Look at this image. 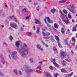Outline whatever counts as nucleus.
Returning a JSON list of instances; mask_svg holds the SVG:
<instances>
[{
    "instance_id": "nucleus-30",
    "label": "nucleus",
    "mask_w": 77,
    "mask_h": 77,
    "mask_svg": "<svg viewBox=\"0 0 77 77\" xmlns=\"http://www.w3.org/2000/svg\"><path fill=\"white\" fill-rule=\"evenodd\" d=\"M63 12L64 13V14H67V11H66V10H64L63 11Z\"/></svg>"
},
{
    "instance_id": "nucleus-24",
    "label": "nucleus",
    "mask_w": 77,
    "mask_h": 77,
    "mask_svg": "<svg viewBox=\"0 0 77 77\" xmlns=\"http://www.w3.org/2000/svg\"><path fill=\"white\" fill-rule=\"evenodd\" d=\"M66 1V0H62L59 1V3H65Z\"/></svg>"
},
{
    "instance_id": "nucleus-37",
    "label": "nucleus",
    "mask_w": 77,
    "mask_h": 77,
    "mask_svg": "<svg viewBox=\"0 0 77 77\" xmlns=\"http://www.w3.org/2000/svg\"><path fill=\"white\" fill-rule=\"evenodd\" d=\"M70 11V12H72V13L73 14H74V13H75V11L74 10H71Z\"/></svg>"
},
{
    "instance_id": "nucleus-14",
    "label": "nucleus",
    "mask_w": 77,
    "mask_h": 77,
    "mask_svg": "<svg viewBox=\"0 0 77 77\" xmlns=\"http://www.w3.org/2000/svg\"><path fill=\"white\" fill-rule=\"evenodd\" d=\"M61 32L62 33L63 35L65 34V31L64 29L63 28H62L61 29Z\"/></svg>"
},
{
    "instance_id": "nucleus-21",
    "label": "nucleus",
    "mask_w": 77,
    "mask_h": 77,
    "mask_svg": "<svg viewBox=\"0 0 77 77\" xmlns=\"http://www.w3.org/2000/svg\"><path fill=\"white\" fill-rule=\"evenodd\" d=\"M77 31V29L75 26H73V29L72 30V32H75Z\"/></svg>"
},
{
    "instance_id": "nucleus-50",
    "label": "nucleus",
    "mask_w": 77,
    "mask_h": 77,
    "mask_svg": "<svg viewBox=\"0 0 77 77\" xmlns=\"http://www.w3.org/2000/svg\"><path fill=\"white\" fill-rule=\"evenodd\" d=\"M38 63L40 64V65H42V62L41 61V62H40V61H39L38 62Z\"/></svg>"
},
{
    "instance_id": "nucleus-1",
    "label": "nucleus",
    "mask_w": 77,
    "mask_h": 77,
    "mask_svg": "<svg viewBox=\"0 0 77 77\" xmlns=\"http://www.w3.org/2000/svg\"><path fill=\"white\" fill-rule=\"evenodd\" d=\"M29 49L27 46V45L26 43H24L20 48L19 51L23 56H25L29 54Z\"/></svg>"
},
{
    "instance_id": "nucleus-57",
    "label": "nucleus",
    "mask_w": 77,
    "mask_h": 77,
    "mask_svg": "<svg viewBox=\"0 0 77 77\" xmlns=\"http://www.w3.org/2000/svg\"><path fill=\"white\" fill-rule=\"evenodd\" d=\"M54 30L56 32H57V30L56 29L54 28Z\"/></svg>"
},
{
    "instance_id": "nucleus-8",
    "label": "nucleus",
    "mask_w": 77,
    "mask_h": 77,
    "mask_svg": "<svg viewBox=\"0 0 77 77\" xmlns=\"http://www.w3.org/2000/svg\"><path fill=\"white\" fill-rule=\"evenodd\" d=\"M20 41H18L17 42H15V45L16 47H17V48H19V46L20 45Z\"/></svg>"
},
{
    "instance_id": "nucleus-49",
    "label": "nucleus",
    "mask_w": 77,
    "mask_h": 77,
    "mask_svg": "<svg viewBox=\"0 0 77 77\" xmlns=\"http://www.w3.org/2000/svg\"><path fill=\"white\" fill-rule=\"evenodd\" d=\"M20 30L21 31H24V30L23 29V28L22 27H21V28L20 29Z\"/></svg>"
},
{
    "instance_id": "nucleus-28",
    "label": "nucleus",
    "mask_w": 77,
    "mask_h": 77,
    "mask_svg": "<svg viewBox=\"0 0 77 77\" xmlns=\"http://www.w3.org/2000/svg\"><path fill=\"white\" fill-rule=\"evenodd\" d=\"M57 43L58 44V46H59V47L60 48H62V46H61V45H60V42H57Z\"/></svg>"
},
{
    "instance_id": "nucleus-55",
    "label": "nucleus",
    "mask_w": 77,
    "mask_h": 77,
    "mask_svg": "<svg viewBox=\"0 0 77 77\" xmlns=\"http://www.w3.org/2000/svg\"><path fill=\"white\" fill-rule=\"evenodd\" d=\"M3 45H6V44L5 43H3Z\"/></svg>"
},
{
    "instance_id": "nucleus-34",
    "label": "nucleus",
    "mask_w": 77,
    "mask_h": 77,
    "mask_svg": "<svg viewBox=\"0 0 77 77\" xmlns=\"http://www.w3.org/2000/svg\"><path fill=\"white\" fill-rule=\"evenodd\" d=\"M63 66H65L66 64H65V61L63 60Z\"/></svg>"
},
{
    "instance_id": "nucleus-38",
    "label": "nucleus",
    "mask_w": 77,
    "mask_h": 77,
    "mask_svg": "<svg viewBox=\"0 0 77 77\" xmlns=\"http://www.w3.org/2000/svg\"><path fill=\"white\" fill-rule=\"evenodd\" d=\"M68 17L69 18L71 19L72 18V17H71V15H70V14H69Z\"/></svg>"
},
{
    "instance_id": "nucleus-41",
    "label": "nucleus",
    "mask_w": 77,
    "mask_h": 77,
    "mask_svg": "<svg viewBox=\"0 0 77 77\" xmlns=\"http://www.w3.org/2000/svg\"><path fill=\"white\" fill-rule=\"evenodd\" d=\"M29 18H30V15L29 16H27L25 17L26 19H29Z\"/></svg>"
},
{
    "instance_id": "nucleus-58",
    "label": "nucleus",
    "mask_w": 77,
    "mask_h": 77,
    "mask_svg": "<svg viewBox=\"0 0 77 77\" xmlns=\"http://www.w3.org/2000/svg\"><path fill=\"white\" fill-rule=\"evenodd\" d=\"M67 9H68L70 11L71 10V9L69 8H67Z\"/></svg>"
},
{
    "instance_id": "nucleus-45",
    "label": "nucleus",
    "mask_w": 77,
    "mask_h": 77,
    "mask_svg": "<svg viewBox=\"0 0 77 77\" xmlns=\"http://www.w3.org/2000/svg\"><path fill=\"white\" fill-rule=\"evenodd\" d=\"M10 38L11 40H12V39H14V38H13V37H12V36H10Z\"/></svg>"
},
{
    "instance_id": "nucleus-20",
    "label": "nucleus",
    "mask_w": 77,
    "mask_h": 77,
    "mask_svg": "<svg viewBox=\"0 0 77 77\" xmlns=\"http://www.w3.org/2000/svg\"><path fill=\"white\" fill-rule=\"evenodd\" d=\"M55 38L57 40V42H59V37H58V36H57V35L55 36Z\"/></svg>"
},
{
    "instance_id": "nucleus-16",
    "label": "nucleus",
    "mask_w": 77,
    "mask_h": 77,
    "mask_svg": "<svg viewBox=\"0 0 77 77\" xmlns=\"http://www.w3.org/2000/svg\"><path fill=\"white\" fill-rule=\"evenodd\" d=\"M43 38L46 39V40H45V41H48L47 39H50V36H48L47 35L45 37H43Z\"/></svg>"
},
{
    "instance_id": "nucleus-27",
    "label": "nucleus",
    "mask_w": 77,
    "mask_h": 77,
    "mask_svg": "<svg viewBox=\"0 0 77 77\" xmlns=\"http://www.w3.org/2000/svg\"><path fill=\"white\" fill-rule=\"evenodd\" d=\"M54 75V77H57V75H58V74L56 73L55 74L53 73Z\"/></svg>"
},
{
    "instance_id": "nucleus-2",
    "label": "nucleus",
    "mask_w": 77,
    "mask_h": 77,
    "mask_svg": "<svg viewBox=\"0 0 77 77\" xmlns=\"http://www.w3.org/2000/svg\"><path fill=\"white\" fill-rule=\"evenodd\" d=\"M17 52L14 51L11 53V56L12 59H17Z\"/></svg>"
},
{
    "instance_id": "nucleus-11",
    "label": "nucleus",
    "mask_w": 77,
    "mask_h": 77,
    "mask_svg": "<svg viewBox=\"0 0 77 77\" xmlns=\"http://www.w3.org/2000/svg\"><path fill=\"white\" fill-rule=\"evenodd\" d=\"M46 18L47 19V21L49 23H53V21L51 20H50L49 17H47Z\"/></svg>"
},
{
    "instance_id": "nucleus-42",
    "label": "nucleus",
    "mask_w": 77,
    "mask_h": 77,
    "mask_svg": "<svg viewBox=\"0 0 77 77\" xmlns=\"http://www.w3.org/2000/svg\"><path fill=\"white\" fill-rule=\"evenodd\" d=\"M53 50H54V51H57V49L56 48H53Z\"/></svg>"
},
{
    "instance_id": "nucleus-43",
    "label": "nucleus",
    "mask_w": 77,
    "mask_h": 77,
    "mask_svg": "<svg viewBox=\"0 0 77 77\" xmlns=\"http://www.w3.org/2000/svg\"><path fill=\"white\" fill-rule=\"evenodd\" d=\"M39 49L41 50V51H43V48H41V47Z\"/></svg>"
},
{
    "instance_id": "nucleus-39",
    "label": "nucleus",
    "mask_w": 77,
    "mask_h": 77,
    "mask_svg": "<svg viewBox=\"0 0 77 77\" xmlns=\"http://www.w3.org/2000/svg\"><path fill=\"white\" fill-rule=\"evenodd\" d=\"M19 74L20 75H22V74L21 73V71H19Z\"/></svg>"
},
{
    "instance_id": "nucleus-47",
    "label": "nucleus",
    "mask_w": 77,
    "mask_h": 77,
    "mask_svg": "<svg viewBox=\"0 0 77 77\" xmlns=\"http://www.w3.org/2000/svg\"><path fill=\"white\" fill-rule=\"evenodd\" d=\"M51 40V41L52 42H54L55 41V40H54V39H52V40Z\"/></svg>"
},
{
    "instance_id": "nucleus-56",
    "label": "nucleus",
    "mask_w": 77,
    "mask_h": 77,
    "mask_svg": "<svg viewBox=\"0 0 77 77\" xmlns=\"http://www.w3.org/2000/svg\"><path fill=\"white\" fill-rule=\"evenodd\" d=\"M75 43H74L72 44V45L73 46H75Z\"/></svg>"
},
{
    "instance_id": "nucleus-12",
    "label": "nucleus",
    "mask_w": 77,
    "mask_h": 77,
    "mask_svg": "<svg viewBox=\"0 0 77 77\" xmlns=\"http://www.w3.org/2000/svg\"><path fill=\"white\" fill-rule=\"evenodd\" d=\"M35 23L37 24H41V22H40L39 20L38 19H35Z\"/></svg>"
},
{
    "instance_id": "nucleus-52",
    "label": "nucleus",
    "mask_w": 77,
    "mask_h": 77,
    "mask_svg": "<svg viewBox=\"0 0 77 77\" xmlns=\"http://www.w3.org/2000/svg\"><path fill=\"white\" fill-rule=\"evenodd\" d=\"M34 5H37L38 3L37 2H36V3H34Z\"/></svg>"
},
{
    "instance_id": "nucleus-29",
    "label": "nucleus",
    "mask_w": 77,
    "mask_h": 77,
    "mask_svg": "<svg viewBox=\"0 0 77 77\" xmlns=\"http://www.w3.org/2000/svg\"><path fill=\"white\" fill-rule=\"evenodd\" d=\"M72 40L73 42H75V38H74V37L72 38Z\"/></svg>"
},
{
    "instance_id": "nucleus-3",
    "label": "nucleus",
    "mask_w": 77,
    "mask_h": 77,
    "mask_svg": "<svg viewBox=\"0 0 77 77\" xmlns=\"http://www.w3.org/2000/svg\"><path fill=\"white\" fill-rule=\"evenodd\" d=\"M28 68H29L28 66L26 65L25 66V72H32L33 71L32 69H28Z\"/></svg>"
},
{
    "instance_id": "nucleus-44",
    "label": "nucleus",
    "mask_w": 77,
    "mask_h": 77,
    "mask_svg": "<svg viewBox=\"0 0 77 77\" xmlns=\"http://www.w3.org/2000/svg\"><path fill=\"white\" fill-rule=\"evenodd\" d=\"M14 16H10L9 17V18H10V20H11L12 19V17H13Z\"/></svg>"
},
{
    "instance_id": "nucleus-13",
    "label": "nucleus",
    "mask_w": 77,
    "mask_h": 77,
    "mask_svg": "<svg viewBox=\"0 0 77 77\" xmlns=\"http://www.w3.org/2000/svg\"><path fill=\"white\" fill-rule=\"evenodd\" d=\"M44 20L45 23H46V24H47V26H48V27H51V25L48 24L47 23V21H46V18H44Z\"/></svg>"
},
{
    "instance_id": "nucleus-5",
    "label": "nucleus",
    "mask_w": 77,
    "mask_h": 77,
    "mask_svg": "<svg viewBox=\"0 0 77 77\" xmlns=\"http://www.w3.org/2000/svg\"><path fill=\"white\" fill-rule=\"evenodd\" d=\"M1 62L3 63V64H5V65H8V63L7 62L5 61V60H4V57H3V56H1Z\"/></svg>"
},
{
    "instance_id": "nucleus-40",
    "label": "nucleus",
    "mask_w": 77,
    "mask_h": 77,
    "mask_svg": "<svg viewBox=\"0 0 77 77\" xmlns=\"http://www.w3.org/2000/svg\"><path fill=\"white\" fill-rule=\"evenodd\" d=\"M22 11H24V12H27V10H26V9L24 8L22 10Z\"/></svg>"
},
{
    "instance_id": "nucleus-4",
    "label": "nucleus",
    "mask_w": 77,
    "mask_h": 77,
    "mask_svg": "<svg viewBox=\"0 0 77 77\" xmlns=\"http://www.w3.org/2000/svg\"><path fill=\"white\" fill-rule=\"evenodd\" d=\"M66 54L64 52H61L60 54V57L61 59H63V58L66 57Z\"/></svg>"
},
{
    "instance_id": "nucleus-54",
    "label": "nucleus",
    "mask_w": 77,
    "mask_h": 77,
    "mask_svg": "<svg viewBox=\"0 0 77 77\" xmlns=\"http://www.w3.org/2000/svg\"><path fill=\"white\" fill-rule=\"evenodd\" d=\"M49 68L51 69H53V67L52 66H50Z\"/></svg>"
},
{
    "instance_id": "nucleus-53",
    "label": "nucleus",
    "mask_w": 77,
    "mask_h": 77,
    "mask_svg": "<svg viewBox=\"0 0 77 77\" xmlns=\"http://www.w3.org/2000/svg\"><path fill=\"white\" fill-rule=\"evenodd\" d=\"M47 35L49 36V35H50V33L48 32H47Z\"/></svg>"
},
{
    "instance_id": "nucleus-60",
    "label": "nucleus",
    "mask_w": 77,
    "mask_h": 77,
    "mask_svg": "<svg viewBox=\"0 0 77 77\" xmlns=\"http://www.w3.org/2000/svg\"><path fill=\"white\" fill-rule=\"evenodd\" d=\"M67 41V40L66 39L64 40V41H65V42H66V41Z\"/></svg>"
},
{
    "instance_id": "nucleus-26",
    "label": "nucleus",
    "mask_w": 77,
    "mask_h": 77,
    "mask_svg": "<svg viewBox=\"0 0 77 77\" xmlns=\"http://www.w3.org/2000/svg\"><path fill=\"white\" fill-rule=\"evenodd\" d=\"M65 22L66 24H67L68 25V24H69V21L68 20H66L65 21Z\"/></svg>"
},
{
    "instance_id": "nucleus-15",
    "label": "nucleus",
    "mask_w": 77,
    "mask_h": 77,
    "mask_svg": "<svg viewBox=\"0 0 77 77\" xmlns=\"http://www.w3.org/2000/svg\"><path fill=\"white\" fill-rule=\"evenodd\" d=\"M73 73H74V72H72L70 74H67L66 75V76H67V77H71V76H72V75L73 74Z\"/></svg>"
},
{
    "instance_id": "nucleus-23",
    "label": "nucleus",
    "mask_w": 77,
    "mask_h": 77,
    "mask_svg": "<svg viewBox=\"0 0 77 77\" xmlns=\"http://www.w3.org/2000/svg\"><path fill=\"white\" fill-rule=\"evenodd\" d=\"M61 72H65V73H66V71L65 70L63 69H61Z\"/></svg>"
},
{
    "instance_id": "nucleus-19",
    "label": "nucleus",
    "mask_w": 77,
    "mask_h": 77,
    "mask_svg": "<svg viewBox=\"0 0 77 77\" xmlns=\"http://www.w3.org/2000/svg\"><path fill=\"white\" fill-rule=\"evenodd\" d=\"M56 11V9L54 8L51 10V12L52 13V14H54Z\"/></svg>"
},
{
    "instance_id": "nucleus-51",
    "label": "nucleus",
    "mask_w": 77,
    "mask_h": 77,
    "mask_svg": "<svg viewBox=\"0 0 77 77\" xmlns=\"http://www.w3.org/2000/svg\"><path fill=\"white\" fill-rule=\"evenodd\" d=\"M28 1L29 3H32V0H28Z\"/></svg>"
},
{
    "instance_id": "nucleus-62",
    "label": "nucleus",
    "mask_w": 77,
    "mask_h": 77,
    "mask_svg": "<svg viewBox=\"0 0 77 77\" xmlns=\"http://www.w3.org/2000/svg\"><path fill=\"white\" fill-rule=\"evenodd\" d=\"M71 52H72V54H74V52H73V51H72Z\"/></svg>"
},
{
    "instance_id": "nucleus-46",
    "label": "nucleus",
    "mask_w": 77,
    "mask_h": 77,
    "mask_svg": "<svg viewBox=\"0 0 77 77\" xmlns=\"http://www.w3.org/2000/svg\"><path fill=\"white\" fill-rule=\"evenodd\" d=\"M51 40L54 39L53 36H52V35H51Z\"/></svg>"
},
{
    "instance_id": "nucleus-18",
    "label": "nucleus",
    "mask_w": 77,
    "mask_h": 77,
    "mask_svg": "<svg viewBox=\"0 0 77 77\" xmlns=\"http://www.w3.org/2000/svg\"><path fill=\"white\" fill-rule=\"evenodd\" d=\"M54 26L55 28H56V29H58V27H59V25H57V24L56 23H55L54 25Z\"/></svg>"
},
{
    "instance_id": "nucleus-32",
    "label": "nucleus",
    "mask_w": 77,
    "mask_h": 77,
    "mask_svg": "<svg viewBox=\"0 0 77 77\" xmlns=\"http://www.w3.org/2000/svg\"><path fill=\"white\" fill-rule=\"evenodd\" d=\"M42 34L43 36L44 37L45 36H47V35H46V34L44 32H42Z\"/></svg>"
},
{
    "instance_id": "nucleus-17",
    "label": "nucleus",
    "mask_w": 77,
    "mask_h": 77,
    "mask_svg": "<svg viewBox=\"0 0 77 77\" xmlns=\"http://www.w3.org/2000/svg\"><path fill=\"white\" fill-rule=\"evenodd\" d=\"M14 72H15L17 75H18V70L17 69H14Z\"/></svg>"
},
{
    "instance_id": "nucleus-59",
    "label": "nucleus",
    "mask_w": 77,
    "mask_h": 77,
    "mask_svg": "<svg viewBox=\"0 0 77 77\" xmlns=\"http://www.w3.org/2000/svg\"><path fill=\"white\" fill-rule=\"evenodd\" d=\"M66 45H69V44H68V42H66Z\"/></svg>"
},
{
    "instance_id": "nucleus-36",
    "label": "nucleus",
    "mask_w": 77,
    "mask_h": 77,
    "mask_svg": "<svg viewBox=\"0 0 77 77\" xmlns=\"http://www.w3.org/2000/svg\"><path fill=\"white\" fill-rule=\"evenodd\" d=\"M33 59L32 58H30L29 59V60L31 62H33Z\"/></svg>"
},
{
    "instance_id": "nucleus-35",
    "label": "nucleus",
    "mask_w": 77,
    "mask_h": 77,
    "mask_svg": "<svg viewBox=\"0 0 77 77\" xmlns=\"http://www.w3.org/2000/svg\"><path fill=\"white\" fill-rule=\"evenodd\" d=\"M27 77H29V76H30V73L29 72H27Z\"/></svg>"
},
{
    "instance_id": "nucleus-25",
    "label": "nucleus",
    "mask_w": 77,
    "mask_h": 77,
    "mask_svg": "<svg viewBox=\"0 0 77 77\" xmlns=\"http://www.w3.org/2000/svg\"><path fill=\"white\" fill-rule=\"evenodd\" d=\"M36 33L37 34H38V33H39V28L38 27H37V30L36 31Z\"/></svg>"
},
{
    "instance_id": "nucleus-10",
    "label": "nucleus",
    "mask_w": 77,
    "mask_h": 77,
    "mask_svg": "<svg viewBox=\"0 0 77 77\" xmlns=\"http://www.w3.org/2000/svg\"><path fill=\"white\" fill-rule=\"evenodd\" d=\"M45 75L46 76V77H53V76L50 73L48 72H46L45 73Z\"/></svg>"
},
{
    "instance_id": "nucleus-31",
    "label": "nucleus",
    "mask_w": 77,
    "mask_h": 77,
    "mask_svg": "<svg viewBox=\"0 0 77 77\" xmlns=\"http://www.w3.org/2000/svg\"><path fill=\"white\" fill-rule=\"evenodd\" d=\"M42 66L41 65H38L37 67V69H40V68H41Z\"/></svg>"
},
{
    "instance_id": "nucleus-9",
    "label": "nucleus",
    "mask_w": 77,
    "mask_h": 77,
    "mask_svg": "<svg viewBox=\"0 0 77 77\" xmlns=\"http://www.w3.org/2000/svg\"><path fill=\"white\" fill-rule=\"evenodd\" d=\"M60 13L61 14V15H60V17L61 18L62 20H64V19H63V16H65L66 17V15L64 14L63 13V12H62L61 11H60Z\"/></svg>"
},
{
    "instance_id": "nucleus-22",
    "label": "nucleus",
    "mask_w": 77,
    "mask_h": 77,
    "mask_svg": "<svg viewBox=\"0 0 77 77\" xmlns=\"http://www.w3.org/2000/svg\"><path fill=\"white\" fill-rule=\"evenodd\" d=\"M32 34V32H28L26 33V35L28 36H31Z\"/></svg>"
},
{
    "instance_id": "nucleus-48",
    "label": "nucleus",
    "mask_w": 77,
    "mask_h": 77,
    "mask_svg": "<svg viewBox=\"0 0 77 77\" xmlns=\"http://www.w3.org/2000/svg\"><path fill=\"white\" fill-rule=\"evenodd\" d=\"M4 27V25H1L0 26V28H3Z\"/></svg>"
},
{
    "instance_id": "nucleus-64",
    "label": "nucleus",
    "mask_w": 77,
    "mask_h": 77,
    "mask_svg": "<svg viewBox=\"0 0 77 77\" xmlns=\"http://www.w3.org/2000/svg\"><path fill=\"white\" fill-rule=\"evenodd\" d=\"M75 37H76V38H77V33L76 34Z\"/></svg>"
},
{
    "instance_id": "nucleus-33",
    "label": "nucleus",
    "mask_w": 77,
    "mask_h": 77,
    "mask_svg": "<svg viewBox=\"0 0 77 77\" xmlns=\"http://www.w3.org/2000/svg\"><path fill=\"white\" fill-rule=\"evenodd\" d=\"M36 47L37 48H38V49H39L41 47V45H38L36 46Z\"/></svg>"
},
{
    "instance_id": "nucleus-63",
    "label": "nucleus",
    "mask_w": 77,
    "mask_h": 77,
    "mask_svg": "<svg viewBox=\"0 0 77 77\" xmlns=\"http://www.w3.org/2000/svg\"><path fill=\"white\" fill-rule=\"evenodd\" d=\"M72 21L73 22V23H74V20H72Z\"/></svg>"
},
{
    "instance_id": "nucleus-61",
    "label": "nucleus",
    "mask_w": 77,
    "mask_h": 77,
    "mask_svg": "<svg viewBox=\"0 0 77 77\" xmlns=\"http://www.w3.org/2000/svg\"><path fill=\"white\" fill-rule=\"evenodd\" d=\"M46 47H48V45H46Z\"/></svg>"
},
{
    "instance_id": "nucleus-6",
    "label": "nucleus",
    "mask_w": 77,
    "mask_h": 77,
    "mask_svg": "<svg viewBox=\"0 0 77 77\" xmlns=\"http://www.w3.org/2000/svg\"><path fill=\"white\" fill-rule=\"evenodd\" d=\"M10 26L12 28H14V29H17V28H18L17 25L15 23L11 24Z\"/></svg>"
},
{
    "instance_id": "nucleus-7",
    "label": "nucleus",
    "mask_w": 77,
    "mask_h": 77,
    "mask_svg": "<svg viewBox=\"0 0 77 77\" xmlns=\"http://www.w3.org/2000/svg\"><path fill=\"white\" fill-rule=\"evenodd\" d=\"M51 60L53 62V64L54 65H56V66H57V67L59 68V65H58L56 62V59H52Z\"/></svg>"
}]
</instances>
